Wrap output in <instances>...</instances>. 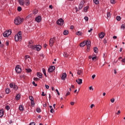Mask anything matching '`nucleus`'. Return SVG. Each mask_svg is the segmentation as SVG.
<instances>
[{
	"label": "nucleus",
	"instance_id": "obj_13",
	"mask_svg": "<svg viewBox=\"0 0 125 125\" xmlns=\"http://www.w3.org/2000/svg\"><path fill=\"white\" fill-rule=\"evenodd\" d=\"M18 1L20 5L23 6L25 4V0H18Z\"/></svg>",
	"mask_w": 125,
	"mask_h": 125
},
{
	"label": "nucleus",
	"instance_id": "obj_6",
	"mask_svg": "<svg viewBox=\"0 0 125 125\" xmlns=\"http://www.w3.org/2000/svg\"><path fill=\"white\" fill-rule=\"evenodd\" d=\"M56 37H53V38H51L49 41L50 46H52L53 45V43H54V42H55V39Z\"/></svg>",
	"mask_w": 125,
	"mask_h": 125
},
{
	"label": "nucleus",
	"instance_id": "obj_63",
	"mask_svg": "<svg viewBox=\"0 0 125 125\" xmlns=\"http://www.w3.org/2000/svg\"><path fill=\"white\" fill-rule=\"evenodd\" d=\"M104 43H107V41H106V39H104Z\"/></svg>",
	"mask_w": 125,
	"mask_h": 125
},
{
	"label": "nucleus",
	"instance_id": "obj_35",
	"mask_svg": "<svg viewBox=\"0 0 125 125\" xmlns=\"http://www.w3.org/2000/svg\"><path fill=\"white\" fill-rule=\"evenodd\" d=\"M17 10L20 12V11H21V10H22V8L20 6L18 7V9Z\"/></svg>",
	"mask_w": 125,
	"mask_h": 125
},
{
	"label": "nucleus",
	"instance_id": "obj_61",
	"mask_svg": "<svg viewBox=\"0 0 125 125\" xmlns=\"http://www.w3.org/2000/svg\"><path fill=\"white\" fill-rule=\"evenodd\" d=\"M95 77H96V75H93L92 76V78L94 79V78H95Z\"/></svg>",
	"mask_w": 125,
	"mask_h": 125
},
{
	"label": "nucleus",
	"instance_id": "obj_46",
	"mask_svg": "<svg viewBox=\"0 0 125 125\" xmlns=\"http://www.w3.org/2000/svg\"><path fill=\"white\" fill-rule=\"evenodd\" d=\"M84 19L85 20V21H88V17H85Z\"/></svg>",
	"mask_w": 125,
	"mask_h": 125
},
{
	"label": "nucleus",
	"instance_id": "obj_8",
	"mask_svg": "<svg viewBox=\"0 0 125 125\" xmlns=\"http://www.w3.org/2000/svg\"><path fill=\"white\" fill-rule=\"evenodd\" d=\"M15 70L16 73H18V74H20V73H21V72H22V69H21V68H20V66H19V65L16 67Z\"/></svg>",
	"mask_w": 125,
	"mask_h": 125
},
{
	"label": "nucleus",
	"instance_id": "obj_30",
	"mask_svg": "<svg viewBox=\"0 0 125 125\" xmlns=\"http://www.w3.org/2000/svg\"><path fill=\"white\" fill-rule=\"evenodd\" d=\"M68 34H69V31H68V30H64L63 31V35H68Z\"/></svg>",
	"mask_w": 125,
	"mask_h": 125
},
{
	"label": "nucleus",
	"instance_id": "obj_22",
	"mask_svg": "<svg viewBox=\"0 0 125 125\" xmlns=\"http://www.w3.org/2000/svg\"><path fill=\"white\" fill-rule=\"evenodd\" d=\"M107 19H110V18H111V13H110L109 12H108L107 13Z\"/></svg>",
	"mask_w": 125,
	"mask_h": 125
},
{
	"label": "nucleus",
	"instance_id": "obj_50",
	"mask_svg": "<svg viewBox=\"0 0 125 125\" xmlns=\"http://www.w3.org/2000/svg\"><path fill=\"white\" fill-rule=\"evenodd\" d=\"M45 86L47 89H48V88H49V86H48V85L45 84Z\"/></svg>",
	"mask_w": 125,
	"mask_h": 125
},
{
	"label": "nucleus",
	"instance_id": "obj_9",
	"mask_svg": "<svg viewBox=\"0 0 125 125\" xmlns=\"http://www.w3.org/2000/svg\"><path fill=\"white\" fill-rule=\"evenodd\" d=\"M54 70H55V66H52L48 68V71L49 73H52V72H53Z\"/></svg>",
	"mask_w": 125,
	"mask_h": 125
},
{
	"label": "nucleus",
	"instance_id": "obj_17",
	"mask_svg": "<svg viewBox=\"0 0 125 125\" xmlns=\"http://www.w3.org/2000/svg\"><path fill=\"white\" fill-rule=\"evenodd\" d=\"M19 109L20 111L23 112V111H24V106H23V105L21 104L19 106Z\"/></svg>",
	"mask_w": 125,
	"mask_h": 125
},
{
	"label": "nucleus",
	"instance_id": "obj_59",
	"mask_svg": "<svg viewBox=\"0 0 125 125\" xmlns=\"http://www.w3.org/2000/svg\"><path fill=\"white\" fill-rule=\"evenodd\" d=\"M42 96H45V94H44V92H42Z\"/></svg>",
	"mask_w": 125,
	"mask_h": 125
},
{
	"label": "nucleus",
	"instance_id": "obj_1",
	"mask_svg": "<svg viewBox=\"0 0 125 125\" xmlns=\"http://www.w3.org/2000/svg\"><path fill=\"white\" fill-rule=\"evenodd\" d=\"M33 43L34 42H33V41H29L28 44V47H29V48H31V49H33V50H37V51H40V50L42 49V46H41L40 45H33Z\"/></svg>",
	"mask_w": 125,
	"mask_h": 125
},
{
	"label": "nucleus",
	"instance_id": "obj_5",
	"mask_svg": "<svg viewBox=\"0 0 125 125\" xmlns=\"http://www.w3.org/2000/svg\"><path fill=\"white\" fill-rule=\"evenodd\" d=\"M85 44L87 46V51H89V48L90 47V41H85Z\"/></svg>",
	"mask_w": 125,
	"mask_h": 125
},
{
	"label": "nucleus",
	"instance_id": "obj_12",
	"mask_svg": "<svg viewBox=\"0 0 125 125\" xmlns=\"http://www.w3.org/2000/svg\"><path fill=\"white\" fill-rule=\"evenodd\" d=\"M35 21L36 22H38V23H40V22L42 21V17H41V16H38L35 18Z\"/></svg>",
	"mask_w": 125,
	"mask_h": 125
},
{
	"label": "nucleus",
	"instance_id": "obj_43",
	"mask_svg": "<svg viewBox=\"0 0 125 125\" xmlns=\"http://www.w3.org/2000/svg\"><path fill=\"white\" fill-rule=\"evenodd\" d=\"M110 101L111 103H114V102H115V99L114 98H112L110 100Z\"/></svg>",
	"mask_w": 125,
	"mask_h": 125
},
{
	"label": "nucleus",
	"instance_id": "obj_52",
	"mask_svg": "<svg viewBox=\"0 0 125 125\" xmlns=\"http://www.w3.org/2000/svg\"><path fill=\"white\" fill-rule=\"evenodd\" d=\"M42 72L43 74H45L46 72H45V69L44 68H42Z\"/></svg>",
	"mask_w": 125,
	"mask_h": 125
},
{
	"label": "nucleus",
	"instance_id": "obj_60",
	"mask_svg": "<svg viewBox=\"0 0 125 125\" xmlns=\"http://www.w3.org/2000/svg\"><path fill=\"white\" fill-rule=\"evenodd\" d=\"M5 44H6V45H7V46L8 45V44H9L8 41H6V42Z\"/></svg>",
	"mask_w": 125,
	"mask_h": 125
},
{
	"label": "nucleus",
	"instance_id": "obj_58",
	"mask_svg": "<svg viewBox=\"0 0 125 125\" xmlns=\"http://www.w3.org/2000/svg\"><path fill=\"white\" fill-rule=\"evenodd\" d=\"M74 104H75V103H74V102H71L70 103V104L72 105V106L74 105Z\"/></svg>",
	"mask_w": 125,
	"mask_h": 125
},
{
	"label": "nucleus",
	"instance_id": "obj_31",
	"mask_svg": "<svg viewBox=\"0 0 125 125\" xmlns=\"http://www.w3.org/2000/svg\"><path fill=\"white\" fill-rule=\"evenodd\" d=\"M36 111L37 112V113H41V108H39V107L37 108Z\"/></svg>",
	"mask_w": 125,
	"mask_h": 125
},
{
	"label": "nucleus",
	"instance_id": "obj_49",
	"mask_svg": "<svg viewBox=\"0 0 125 125\" xmlns=\"http://www.w3.org/2000/svg\"><path fill=\"white\" fill-rule=\"evenodd\" d=\"M50 113H53L54 112V110L53 108H51V110H50Z\"/></svg>",
	"mask_w": 125,
	"mask_h": 125
},
{
	"label": "nucleus",
	"instance_id": "obj_45",
	"mask_svg": "<svg viewBox=\"0 0 125 125\" xmlns=\"http://www.w3.org/2000/svg\"><path fill=\"white\" fill-rule=\"evenodd\" d=\"M14 85V84L10 83V87H11V88H12L13 87Z\"/></svg>",
	"mask_w": 125,
	"mask_h": 125
},
{
	"label": "nucleus",
	"instance_id": "obj_39",
	"mask_svg": "<svg viewBox=\"0 0 125 125\" xmlns=\"http://www.w3.org/2000/svg\"><path fill=\"white\" fill-rule=\"evenodd\" d=\"M34 81H35V82H38V81H39V80H40V79L38 78H36L34 77L33 78Z\"/></svg>",
	"mask_w": 125,
	"mask_h": 125
},
{
	"label": "nucleus",
	"instance_id": "obj_40",
	"mask_svg": "<svg viewBox=\"0 0 125 125\" xmlns=\"http://www.w3.org/2000/svg\"><path fill=\"white\" fill-rule=\"evenodd\" d=\"M68 56H69V55L68 54H67L66 53H64L63 56L64 57H67Z\"/></svg>",
	"mask_w": 125,
	"mask_h": 125
},
{
	"label": "nucleus",
	"instance_id": "obj_26",
	"mask_svg": "<svg viewBox=\"0 0 125 125\" xmlns=\"http://www.w3.org/2000/svg\"><path fill=\"white\" fill-rule=\"evenodd\" d=\"M98 52V48H97V47H94V52H95V53H97Z\"/></svg>",
	"mask_w": 125,
	"mask_h": 125
},
{
	"label": "nucleus",
	"instance_id": "obj_56",
	"mask_svg": "<svg viewBox=\"0 0 125 125\" xmlns=\"http://www.w3.org/2000/svg\"><path fill=\"white\" fill-rule=\"evenodd\" d=\"M120 114H121V110H119L117 113V115H120Z\"/></svg>",
	"mask_w": 125,
	"mask_h": 125
},
{
	"label": "nucleus",
	"instance_id": "obj_7",
	"mask_svg": "<svg viewBox=\"0 0 125 125\" xmlns=\"http://www.w3.org/2000/svg\"><path fill=\"white\" fill-rule=\"evenodd\" d=\"M57 24L60 25V26H62L63 24H64V21L63 19H60L57 21Z\"/></svg>",
	"mask_w": 125,
	"mask_h": 125
},
{
	"label": "nucleus",
	"instance_id": "obj_37",
	"mask_svg": "<svg viewBox=\"0 0 125 125\" xmlns=\"http://www.w3.org/2000/svg\"><path fill=\"white\" fill-rule=\"evenodd\" d=\"M110 3H111L113 4H114L115 3H116V0H110Z\"/></svg>",
	"mask_w": 125,
	"mask_h": 125
},
{
	"label": "nucleus",
	"instance_id": "obj_4",
	"mask_svg": "<svg viewBox=\"0 0 125 125\" xmlns=\"http://www.w3.org/2000/svg\"><path fill=\"white\" fill-rule=\"evenodd\" d=\"M11 35V30H8L4 32L3 34V37L4 38H8L9 36H10Z\"/></svg>",
	"mask_w": 125,
	"mask_h": 125
},
{
	"label": "nucleus",
	"instance_id": "obj_55",
	"mask_svg": "<svg viewBox=\"0 0 125 125\" xmlns=\"http://www.w3.org/2000/svg\"><path fill=\"white\" fill-rule=\"evenodd\" d=\"M94 106H95V105L93 104H91V105H90V108H91V109H92V108H93V107H94Z\"/></svg>",
	"mask_w": 125,
	"mask_h": 125
},
{
	"label": "nucleus",
	"instance_id": "obj_51",
	"mask_svg": "<svg viewBox=\"0 0 125 125\" xmlns=\"http://www.w3.org/2000/svg\"><path fill=\"white\" fill-rule=\"evenodd\" d=\"M29 125H36V124L35 123V122H32Z\"/></svg>",
	"mask_w": 125,
	"mask_h": 125
},
{
	"label": "nucleus",
	"instance_id": "obj_34",
	"mask_svg": "<svg viewBox=\"0 0 125 125\" xmlns=\"http://www.w3.org/2000/svg\"><path fill=\"white\" fill-rule=\"evenodd\" d=\"M12 88H13V89H14L15 90H17V86L14 84Z\"/></svg>",
	"mask_w": 125,
	"mask_h": 125
},
{
	"label": "nucleus",
	"instance_id": "obj_16",
	"mask_svg": "<svg viewBox=\"0 0 125 125\" xmlns=\"http://www.w3.org/2000/svg\"><path fill=\"white\" fill-rule=\"evenodd\" d=\"M24 4L28 6L30 5V1L29 0H24Z\"/></svg>",
	"mask_w": 125,
	"mask_h": 125
},
{
	"label": "nucleus",
	"instance_id": "obj_54",
	"mask_svg": "<svg viewBox=\"0 0 125 125\" xmlns=\"http://www.w3.org/2000/svg\"><path fill=\"white\" fill-rule=\"evenodd\" d=\"M121 61L123 63H125V58L124 59H122Z\"/></svg>",
	"mask_w": 125,
	"mask_h": 125
},
{
	"label": "nucleus",
	"instance_id": "obj_62",
	"mask_svg": "<svg viewBox=\"0 0 125 125\" xmlns=\"http://www.w3.org/2000/svg\"><path fill=\"white\" fill-rule=\"evenodd\" d=\"M93 29L92 28H90V30H88V33H90V32H91V31H92Z\"/></svg>",
	"mask_w": 125,
	"mask_h": 125
},
{
	"label": "nucleus",
	"instance_id": "obj_29",
	"mask_svg": "<svg viewBox=\"0 0 125 125\" xmlns=\"http://www.w3.org/2000/svg\"><path fill=\"white\" fill-rule=\"evenodd\" d=\"M5 92L7 94H8V93L10 92V89H9V88H6L5 90Z\"/></svg>",
	"mask_w": 125,
	"mask_h": 125
},
{
	"label": "nucleus",
	"instance_id": "obj_3",
	"mask_svg": "<svg viewBox=\"0 0 125 125\" xmlns=\"http://www.w3.org/2000/svg\"><path fill=\"white\" fill-rule=\"evenodd\" d=\"M21 34H22V32H19L17 35L15 36V41L16 42H19V41H21V40H22V36H21Z\"/></svg>",
	"mask_w": 125,
	"mask_h": 125
},
{
	"label": "nucleus",
	"instance_id": "obj_28",
	"mask_svg": "<svg viewBox=\"0 0 125 125\" xmlns=\"http://www.w3.org/2000/svg\"><path fill=\"white\" fill-rule=\"evenodd\" d=\"M25 70L27 73H31L32 72V69L30 68L25 69Z\"/></svg>",
	"mask_w": 125,
	"mask_h": 125
},
{
	"label": "nucleus",
	"instance_id": "obj_57",
	"mask_svg": "<svg viewBox=\"0 0 125 125\" xmlns=\"http://www.w3.org/2000/svg\"><path fill=\"white\" fill-rule=\"evenodd\" d=\"M49 8H50L51 9H52V8H53V6H52V5H51L49 6Z\"/></svg>",
	"mask_w": 125,
	"mask_h": 125
},
{
	"label": "nucleus",
	"instance_id": "obj_11",
	"mask_svg": "<svg viewBox=\"0 0 125 125\" xmlns=\"http://www.w3.org/2000/svg\"><path fill=\"white\" fill-rule=\"evenodd\" d=\"M84 3V1H82L81 2H80L79 5V9L81 10V9H82V8H83V7Z\"/></svg>",
	"mask_w": 125,
	"mask_h": 125
},
{
	"label": "nucleus",
	"instance_id": "obj_10",
	"mask_svg": "<svg viewBox=\"0 0 125 125\" xmlns=\"http://www.w3.org/2000/svg\"><path fill=\"white\" fill-rule=\"evenodd\" d=\"M66 78H67V74L66 73H63L61 76L62 80L65 81V80H66Z\"/></svg>",
	"mask_w": 125,
	"mask_h": 125
},
{
	"label": "nucleus",
	"instance_id": "obj_48",
	"mask_svg": "<svg viewBox=\"0 0 125 125\" xmlns=\"http://www.w3.org/2000/svg\"><path fill=\"white\" fill-rule=\"evenodd\" d=\"M70 92H69V91H68L65 95V96H68V95H70Z\"/></svg>",
	"mask_w": 125,
	"mask_h": 125
},
{
	"label": "nucleus",
	"instance_id": "obj_53",
	"mask_svg": "<svg viewBox=\"0 0 125 125\" xmlns=\"http://www.w3.org/2000/svg\"><path fill=\"white\" fill-rule=\"evenodd\" d=\"M121 29H123L124 30V29H125V25L124 24H122L121 26Z\"/></svg>",
	"mask_w": 125,
	"mask_h": 125
},
{
	"label": "nucleus",
	"instance_id": "obj_38",
	"mask_svg": "<svg viewBox=\"0 0 125 125\" xmlns=\"http://www.w3.org/2000/svg\"><path fill=\"white\" fill-rule=\"evenodd\" d=\"M29 99L31 101H34V98L32 96H29Z\"/></svg>",
	"mask_w": 125,
	"mask_h": 125
},
{
	"label": "nucleus",
	"instance_id": "obj_24",
	"mask_svg": "<svg viewBox=\"0 0 125 125\" xmlns=\"http://www.w3.org/2000/svg\"><path fill=\"white\" fill-rule=\"evenodd\" d=\"M78 75H83V70H79L77 72Z\"/></svg>",
	"mask_w": 125,
	"mask_h": 125
},
{
	"label": "nucleus",
	"instance_id": "obj_20",
	"mask_svg": "<svg viewBox=\"0 0 125 125\" xmlns=\"http://www.w3.org/2000/svg\"><path fill=\"white\" fill-rule=\"evenodd\" d=\"M37 76L38 77V78H40V79H42V75L40 72L37 73Z\"/></svg>",
	"mask_w": 125,
	"mask_h": 125
},
{
	"label": "nucleus",
	"instance_id": "obj_27",
	"mask_svg": "<svg viewBox=\"0 0 125 125\" xmlns=\"http://www.w3.org/2000/svg\"><path fill=\"white\" fill-rule=\"evenodd\" d=\"M88 8H89V7L88 6H87L86 7H85L84 8V12H86L87 11V9H88Z\"/></svg>",
	"mask_w": 125,
	"mask_h": 125
},
{
	"label": "nucleus",
	"instance_id": "obj_32",
	"mask_svg": "<svg viewBox=\"0 0 125 125\" xmlns=\"http://www.w3.org/2000/svg\"><path fill=\"white\" fill-rule=\"evenodd\" d=\"M31 104L32 107H34V106H35V102L34 101V100L31 101Z\"/></svg>",
	"mask_w": 125,
	"mask_h": 125
},
{
	"label": "nucleus",
	"instance_id": "obj_25",
	"mask_svg": "<svg viewBox=\"0 0 125 125\" xmlns=\"http://www.w3.org/2000/svg\"><path fill=\"white\" fill-rule=\"evenodd\" d=\"M93 2L95 4H99V1L98 0H93Z\"/></svg>",
	"mask_w": 125,
	"mask_h": 125
},
{
	"label": "nucleus",
	"instance_id": "obj_21",
	"mask_svg": "<svg viewBox=\"0 0 125 125\" xmlns=\"http://www.w3.org/2000/svg\"><path fill=\"white\" fill-rule=\"evenodd\" d=\"M21 98V97L20 96V94H18L16 96L15 99L16 100H19V99H20Z\"/></svg>",
	"mask_w": 125,
	"mask_h": 125
},
{
	"label": "nucleus",
	"instance_id": "obj_41",
	"mask_svg": "<svg viewBox=\"0 0 125 125\" xmlns=\"http://www.w3.org/2000/svg\"><path fill=\"white\" fill-rule=\"evenodd\" d=\"M28 58H30V57H29V56H28V55L25 56V57H24V59H25V60H27V59H28Z\"/></svg>",
	"mask_w": 125,
	"mask_h": 125
},
{
	"label": "nucleus",
	"instance_id": "obj_23",
	"mask_svg": "<svg viewBox=\"0 0 125 125\" xmlns=\"http://www.w3.org/2000/svg\"><path fill=\"white\" fill-rule=\"evenodd\" d=\"M76 35L77 36H83V33L81 31H78L76 32Z\"/></svg>",
	"mask_w": 125,
	"mask_h": 125
},
{
	"label": "nucleus",
	"instance_id": "obj_36",
	"mask_svg": "<svg viewBox=\"0 0 125 125\" xmlns=\"http://www.w3.org/2000/svg\"><path fill=\"white\" fill-rule=\"evenodd\" d=\"M121 16H117L116 17V20H117V21H121Z\"/></svg>",
	"mask_w": 125,
	"mask_h": 125
},
{
	"label": "nucleus",
	"instance_id": "obj_18",
	"mask_svg": "<svg viewBox=\"0 0 125 125\" xmlns=\"http://www.w3.org/2000/svg\"><path fill=\"white\" fill-rule=\"evenodd\" d=\"M3 114H4V112L3 111V109L0 110V118L3 117Z\"/></svg>",
	"mask_w": 125,
	"mask_h": 125
},
{
	"label": "nucleus",
	"instance_id": "obj_15",
	"mask_svg": "<svg viewBox=\"0 0 125 125\" xmlns=\"http://www.w3.org/2000/svg\"><path fill=\"white\" fill-rule=\"evenodd\" d=\"M76 83H77L78 84H81V83H83V80L81 79H78L76 80Z\"/></svg>",
	"mask_w": 125,
	"mask_h": 125
},
{
	"label": "nucleus",
	"instance_id": "obj_33",
	"mask_svg": "<svg viewBox=\"0 0 125 125\" xmlns=\"http://www.w3.org/2000/svg\"><path fill=\"white\" fill-rule=\"evenodd\" d=\"M5 109L6 110H7V111H9V110L10 109V106H9V105H6L5 106Z\"/></svg>",
	"mask_w": 125,
	"mask_h": 125
},
{
	"label": "nucleus",
	"instance_id": "obj_19",
	"mask_svg": "<svg viewBox=\"0 0 125 125\" xmlns=\"http://www.w3.org/2000/svg\"><path fill=\"white\" fill-rule=\"evenodd\" d=\"M84 45H85V41H84L83 42L80 43L81 47H83Z\"/></svg>",
	"mask_w": 125,
	"mask_h": 125
},
{
	"label": "nucleus",
	"instance_id": "obj_14",
	"mask_svg": "<svg viewBox=\"0 0 125 125\" xmlns=\"http://www.w3.org/2000/svg\"><path fill=\"white\" fill-rule=\"evenodd\" d=\"M99 38H100V39H103V38H104V37H105V33L104 32H102L99 34Z\"/></svg>",
	"mask_w": 125,
	"mask_h": 125
},
{
	"label": "nucleus",
	"instance_id": "obj_64",
	"mask_svg": "<svg viewBox=\"0 0 125 125\" xmlns=\"http://www.w3.org/2000/svg\"><path fill=\"white\" fill-rule=\"evenodd\" d=\"M70 29H71V30H73V29H74V26H73V25H71V26H70Z\"/></svg>",
	"mask_w": 125,
	"mask_h": 125
},
{
	"label": "nucleus",
	"instance_id": "obj_44",
	"mask_svg": "<svg viewBox=\"0 0 125 125\" xmlns=\"http://www.w3.org/2000/svg\"><path fill=\"white\" fill-rule=\"evenodd\" d=\"M37 13H38V11L37 10L33 11V14H37Z\"/></svg>",
	"mask_w": 125,
	"mask_h": 125
},
{
	"label": "nucleus",
	"instance_id": "obj_42",
	"mask_svg": "<svg viewBox=\"0 0 125 125\" xmlns=\"http://www.w3.org/2000/svg\"><path fill=\"white\" fill-rule=\"evenodd\" d=\"M32 84H33V85H34V86H38V84H36V83L34 81L32 82Z\"/></svg>",
	"mask_w": 125,
	"mask_h": 125
},
{
	"label": "nucleus",
	"instance_id": "obj_47",
	"mask_svg": "<svg viewBox=\"0 0 125 125\" xmlns=\"http://www.w3.org/2000/svg\"><path fill=\"white\" fill-rule=\"evenodd\" d=\"M56 92L57 93V94H58V95H60V93H59V91H58V89H56Z\"/></svg>",
	"mask_w": 125,
	"mask_h": 125
},
{
	"label": "nucleus",
	"instance_id": "obj_2",
	"mask_svg": "<svg viewBox=\"0 0 125 125\" xmlns=\"http://www.w3.org/2000/svg\"><path fill=\"white\" fill-rule=\"evenodd\" d=\"M24 21V19L20 18V17H18L16 18V19L14 20V23L16 25H20L21 24V22H23Z\"/></svg>",
	"mask_w": 125,
	"mask_h": 125
}]
</instances>
